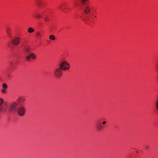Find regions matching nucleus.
Masks as SVG:
<instances>
[{
  "label": "nucleus",
  "mask_w": 158,
  "mask_h": 158,
  "mask_svg": "<svg viewBox=\"0 0 158 158\" xmlns=\"http://www.w3.org/2000/svg\"><path fill=\"white\" fill-rule=\"evenodd\" d=\"M59 66L63 71L68 70L70 67L69 64L65 60L60 61Z\"/></svg>",
  "instance_id": "f257e3e1"
},
{
  "label": "nucleus",
  "mask_w": 158,
  "mask_h": 158,
  "mask_svg": "<svg viewBox=\"0 0 158 158\" xmlns=\"http://www.w3.org/2000/svg\"><path fill=\"white\" fill-rule=\"evenodd\" d=\"M63 71L61 68L59 67L56 68L54 72V75L57 78L61 77L63 75Z\"/></svg>",
  "instance_id": "f03ea898"
},
{
  "label": "nucleus",
  "mask_w": 158,
  "mask_h": 158,
  "mask_svg": "<svg viewBox=\"0 0 158 158\" xmlns=\"http://www.w3.org/2000/svg\"><path fill=\"white\" fill-rule=\"evenodd\" d=\"M3 99L0 98V114L4 113L6 111V106L3 105Z\"/></svg>",
  "instance_id": "7ed1b4c3"
},
{
  "label": "nucleus",
  "mask_w": 158,
  "mask_h": 158,
  "mask_svg": "<svg viewBox=\"0 0 158 158\" xmlns=\"http://www.w3.org/2000/svg\"><path fill=\"white\" fill-rule=\"evenodd\" d=\"M17 112L18 114L20 116H23L25 114V108L24 107L20 106L17 109Z\"/></svg>",
  "instance_id": "20e7f679"
},
{
  "label": "nucleus",
  "mask_w": 158,
  "mask_h": 158,
  "mask_svg": "<svg viewBox=\"0 0 158 158\" xmlns=\"http://www.w3.org/2000/svg\"><path fill=\"white\" fill-rule=\"evenodd\" d=\"M20 39L19 37H16L13 39L11 42L13 45H17L19 43Z\"/></svg>",
  "instance_id": "39448f33"
},
{
  "label": "nucleus",
  "mask_w": 158,
  "mask_h": 158,
  "mask_svg": "<svg viewBox=\"0 0 158 158\" xmlns=\"http://www.w3.org/2000/svg\"><path fill=\"white\" fill-rule=\"evenodd\" d=\"M36 55L33 53H30L29 54L26 56V59L27 61H29L31 58L33 59H35L36 58Z\"/></svg>",
  "instance_id": "423d86ee"
},
{
  "label": "nucleus",
  "mask_w": 158,
  "mask_h": 158,
  "mask_svg": "<svg viewBox=\"0 0 158 158\" xmlns=\"http://www.w3.org/2000/svg\"><path fill=\"white\" fill-rule=\"evenodd\" d=\"M17 104L15 103L12 104L10 107L9 110L11 111L15 112L16 111V107Z\"/></svg>",
  "instance_id": "0eeeda50"
},
{
  "label": "nucleus",
  "mask_w": 158,
  "mask_h": 158,
  "mask_svg": "<svg viewBox=\"0 0 158 158\" xmlns=\"http://www.w3.org/2000/svg\"><path fill=\"white\" fill-rule=\"evenodd\" d=\"M2 89L1 90V92L3 94L6 93V89L7 88V85L6 83H3L2 85Z\"/></svg>",
  "instance_id": "6e6552de"
},
{
  "label": "nucleus",
  "mask_w": 158,
  "mask_h": 158,
  "mask_svg": "<svg viewBox=\"0 0 158 158\" xmlns=\"http://www.w3.org/2000/svg\"><path fill=\"white\" fill-rule=\"evenodd\" d=\"M91 12V8L88 6H86L84 9V12L86 14H88Z\"/></svg>",
  "instance_id": "1a4fd4ad"
},
{
  "label": "nucleus",
  "mask_w": 158,
  "mask_h": 158,
  "mask_svg": "<svg viewBox=\"0 0 158 158\" xmlns=\"http://www.w3.org/2000/svg\"><path fill=\"white\" fill-rule=\"evenodd\" d=\"M25 100V98L24 96L19 97L17 99V101L20 103H23Z\"/></svg>",
  "instance_id": "9d476101"
},
{
  "label": "nucleus",
  "mask_w": 158,
  "mask_h": 158,
  "mask_svg": "<svg viewBox=\"0 0 158 158\" xmlns=\"http://www.w3.org/2000/svg\"><path fill=\"white\" fill-rule=\"evenodd\" d=\"M6 32L8 34L9 36L10 37H11L12 33L11 30L10 28L8 27L6 28Z\"/></svg>",
  "instance_id": "9b49d317"
},
{
  "label": "nucleus",
  "mask_w": 158,
  "mask_h": 158,
  "mask_svg": "<svg viewBox=\"0 0 158 158\" xmlns=\"http://www.w3.org/2000/svg\"><path fill=\"white\" fill-rule=\"evenodd\" d=\"M97 128L98 131L101 130L103 128V126L102 124L100 123H98L96 126Z\"/></svg>",
  "instance_id": "f8f14e48"
},
{
  "label": "nucleus",
  "mask_w": 158,
  "mask_h": 158,
  "mask_svg": "<svg viewBox=\"0 0 158 158\" xmlns=\"http://www.w3.org/2000/svg\"><path fill=\"white\" fill-rule=\"evenodd\" d=\"M36 2L38 7H40L42 6V3L41 1L38 0L36 1Z\"/></svg>",
  "instance_id": "ddd939ff"
},
{
  "label": "nucleus",
  "mask_w": 158,
  "mask_h": 158,
  "mask_svg": "<svg viewBox=\"0 0 158 158\" xmlns=\"http://www.w3.org/2000/svg\"><path fill=\"white\" fill-rule=\"evenodd\" d=\"M25 51L27 53H29L30 51V48L29 47H25L24 48Z\"/></svg>",
  "instance_id": "4468645a"
},
{
  "label": "nucleus",
  "mask_w": 158,
  "mask_h": 158,
  "mask_svg": "<svg viewBox=\"0 0 158 158\" xmlns=\"http://www.w3.org/2000/svg\"><path fill=\"white\" fill-rule=\"evenodd\" d=\"M49 39L52 40H55L56 39L55 36L52 35H51L49 36Z\"/></svg>",
  "instance_id": "2eb2a0df"
},
{
  "label": "nucleus",
  "mask_w": 158,
  "mask_h": 158,
  "mask_svg": "<svg viewBox=\"0 0 158 158\" xmlns=\"http://www.w3.org/2000/svg\"><path fill=\"white\" fill-rule=\"evenodd\" d=\"M36 35L39 38L41 37L42 35L40 31H37L36 33Z\"/></svg>",
  "instance_id": "dca6fc26"
},
{
  "label": "nucleus",
  "mask_w": 158,
  "mask_h": 158,
  "mask_svg": "<svg viewBox=\"0 0 158 158\" xmlns=\"http://www.w3.org/2000/svg\"><path fill=\"white\" fill-rule=\"evenodd\" d=\"M28 32L31 33L34 32V30L32 27H30L28 28Z\"/></svg>",
  "instance_id": "f3484780"
},
{
  "label": "nucleus",
  "mask_w": 158,
  "mask_h": 158,
  "mask_svg": "<svg viewBox=\"0 0 158 158\" xmlns=\"http://www.w3.org/2000/svg\"><path fill=\"white\" fill-rule=\"evenodd\" d=\"M81 3L83 4H85L86 2H88L89 0H81Z\"/></svg>",
  "instance_id": "a211bd4d"
},
{
  "label": "nucleus",
  "mask_w": 158,
  "mask_h": 158,
  "mask_svg": "<svg viewBox=\"0 0 158 158\" xmlns=\"http://www.w3.org/2000/svg\"><path fill=\"white\" fill-rule=\"evenodd\" d=\"M44 20L46 22H48L50 20V18L46 16Z\"/></svg>",
  "instance_id": "6ab92c4d"
},
{
  "label": "nucleus",
  "mask_w": 158,
  "mask_h": 158,
  "mask_svg": "<svg viewBox=\"0 0 158 158\" xmlns=\"http://www.w3.org/2000/svg\"><path fill=\"white\" fill-rule=\"evenodd\" d=\"M35 17H36L37 18V19H39L40 18H41V15H35Z\"/></svg>",
  "instance_id": "aec40b11"
},
{
  "label": "nucleus",
  "mask_w": 158,
  "mask_h": 158,
  "mask_svg": "<svg viewBox=\"0 0 158 158\" xmlns=\"http://www.w3.org/2000/svg\"><path fill=\"white\" fill-rule=\"evenodd\" d=\"M156 106L157 110H158V100H157L156 103Z\"/></svg>",
  "instance_id": "412c9836"
},
{
  "label": "nucleus",
  "mask_w": 158,
  "mask_h": 158,
  "mask_svg": "<svg viewBox=\"0 0 158 158\" xmlns=\"http://www.w3.org/2000/svg\"><path fill=\"white\" fill-rule=\"evenodd\" d=\"M60 8L61 10H62L63 9V8L62 7V5H61L60 6Z\"/></svg>",
  "instance_id": "4be33fe9"
},
{
  "label": "nucleus",
  "mask_w": 158,
  "mask_h": 158,
  "mask_svg": "<svg viewBox=\"0 0 158 158\" xmlns=\"http://www.w3.org/2000/svg\"><path fill=\"white\" fill-rule=\"evenodd\" d=\"M106 123V121H103V122H102V123H103V124H105Z\"/></svg>",
  "instance_id": "5701e85b"
},
{
  "label": "nucleus",
  "mask_w": 158,
  "mask_h": 158,
  "mask_svg": "<svg viewBox=\"0 0 158 158\" xmlns=\"http://www.w3.org/2000/svg\"><path fill=\"white\" fill-rule=\"evenodd\" d=\"M10 63L11 64V66H13V62H11Z\"/></svg>",
  "instance_id": "b1692460"
},
{
  "label": "nucleus",
  "mask_w": 158,
  "mask_h": 158,
  "mask_svg": "<svg viewBox=\"0 0 158 158\" xmlns=\"http://www.w3.org/2000/svg\"><path fill=\"white\" fill-rule=\"evenodd\" d=\"M75 5L76 6H77V5H76V2H75Z\"/></svg>",
  "instance_id": "393cba45"
}]
</instances>
